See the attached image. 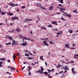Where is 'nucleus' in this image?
<instances>
[{
    "label": "nucleus",
    "instance_id": "1",
    "mask_svg": "<svg viewBox=\"0 0 78 78\" xmlns=\"http://www.w3.org/2000/svg\"><path fill=\"white\" fill-rule=\"evenodd\" d=\"M19 20V17H14L12 18V20Z\"/></svg>",
    "mask_w": 78,
    "mask_h": 78
},
{
    "label": "nucleus",
    "instance_id": "2",
    "mask_svg": "<svg viewBox=\"0 0 78 78\" xmlns=\"http://www.w3.org/2000/svg\"><path fill=\"white\" fill-rule=\"evenodd\" d=\"M75 69V68H73L72 69V73L73 74H76V71H74V70Z\"/></svg>",
    "mask_w": 78,
    "mask_h": 78
},
{
    "label": "nucleus",
    "instance_id": "3",
    "mask_svg": "<svg viewBox=\"0 0 78 78\" xmlns=\"http://www.w3.org/2000/svg\"><path fill=\"white\" fill-rule=\"evenodd\" d=\"M47 41H44L43 42V44H44V45H46V46H48L49 45V44H48L47 43Z\"/></svg>",
    "mask_w": 78,
    "mask_h": 78
},
{
    "label": "nucleus",
    "instance_id": "4",
    "mask_svg": "<svg viewBox=\"0 0 78 78\" xmlns=\"http://www.w3.org/2000/svg\"><path fill=\"white\" fill-rule=\"evenodd\" d=\"M12 45H13L14 46V45H16V42L15 41V40H12Z\"/></svg>",
    "mask_w": 78,
    "mask_h": 78
},
{
    "label": "nucleus",
    "instance_id": "5",
    "mask_svg": "<svg viewBox=\"0 0 78 78\" xmlns=\"http://www.w3.org/2000/svg\"><path fill=\"white\" fill-rule=\"evenodd\" d=\"M68 68V66H65L63 67V68L64 69V70H67Z\"/></svg>",
    "mask_w": 78,
    "mask_h": 78
},
{
    "label": "nucleus",
    "instance_id": "6",
    "mask_svg": "<svg viewBox=\"0 0 78 78\" xmlns=\"http://www.w3.org/2000/svg\"><path fill=\"white\" fill-rule=\"evenodd\" d=\"M7 38H9V39H10L11 41H12V40H13V39H12V37H11V36H7Z\"/></svg>",
    "mask_w": 78,
    "mask_h": 78
},
{
    "label": "nucleus",
    "instance_id": "7",
    "mask_svg": "<svg viewBox=\"0 0 78 78\" xmlns=\"http://www.w3.org/2000/svg\"><path fill=\"white\" fill-rule=\"evenodd\" d=\"M52 24H53V25H58V24L57 23V22H55V21H53L52 22Z\"/></svg>",
    "mask_w": 78,
    "mask_h": 78
},
{
    "label": "nucleus",
    "instance_id": "8",
    "mask_svg": "<svg viewBox=\"0 0 78 78\" xmlns=\"http://www.w3.org/2000/svg\"><path fill=\"white\" fill-rule=\"evenodd\" d=\"M31 20V21H32V20H31V19H26L25 20V21H24V22H27V21H28V22H29V21Z\"/></svg>",
    "mask_w": 78,
    "mask_h": 78
},
{
    "label": "nucleus",
    "instance_id": "9",
    "mask_svg": "<svg viewBox=\"0 0 78 78\" xmlns=\"http://www.w3.org/2000/svg\"><path fill=\"white\" fill-rule=\"evenodd\" d=\"M0 60L1 61H6V58H0Z\"/></svg>",
    "mask_w": 78,
    "mask_h": 78
},
{
    "label": "nucleus",
    "instance_id": "10",
    "mask_svg": "<svg viewBox=\"0 0 78 78\" xmlns=\"http://www.w3.org/2000/svg\"><path fill=\"white\" fill-rule=\"evenodd\" d=\"M11 71H13V72H14V71L15 70H16V69L15 68H13V67H12L11 68Z\"/></svg>",
    "mask_w": 78,
    "mask_h": 78
},
{
    "label": "nucleus",
    "instance_id": "11",
    "mask_svg": "<svg viewBox=\"0 0 78 78\" xmlns=\"http://www.w3.org/2000/svg\"><path fill=\"white\" fill-rule=\"evenodd\" d=\"M7 14H8V15H9V16H13L14 15L13 14H12V13H10V12L7 13Z\"/></svg>",
    "mask_w": 78,
    "mask_h": 78
},
{
    "label": "nucleus",
    "instance_id": "12",
    "mask_svg": "<svg viewBox=\"0 0 78 78\" xmlns=\"http://www.w3.org/2000/svg\"><path fill=\"white\" fill-rule=\"evenodd\" d=\"M16 30L17 32H20V29L19 28H17L16 29Z\"/></svg>",
    "mask_w": 78,
    "mask_h": 78
},
{
    "label": "nucleus",
    "instance_id": "13",
    "mask_svg": "<svg viewBox=\"0 0 78 78\" xmlns=\"http://www.w3.org/2000/svg\"><path fill=\"white\" fill-rule=\"evenodd\" d=\"M39 73H43V71H42L41 69H40L38 71Z\"/></svg>",
    "mask_w": 78,
    "mask_h": 78
},
{
    "label": "nucleus",
    "instance_id": "14",
    "mask_svg": "<svg viewBox=\"0 0 78 78\" xmlns=\"http://www.w3.org/2000/svg\"><path fill=\"white\" fill-rule=\"evenodd\" d=\"M3 61L0 62V67H3V66L2 65V64H3Z\"/></svg>",
    "mask_w": 78,
    "mask_h": 78
},
{
    "label": "nucleus",
    "instance_id": "15",
    "mask_svg": "<svg viewBox=\"0 0 78 78\" xmlns=\"http://www.w3.org/2000/svg\"><path fill=\"white\" fill-rule=\"evenodd\" d=\"M27 43H26V42H25V43H23L22 45L23 46H25V45H27Z\"/></svg>",
    "mask_w": 78,
    "mask_h": 78
},
{
    "label": "nucleus",
    "instance_id": "16",
    "mask_svg": "<svg viewBox=\"0 0 78 78\" xmlns=\"http://www.w3.org/2000/svg\"><path fill=\"white\" fill-rule=\"evenodd\" d=\"M49 9L51 10V9H53V6H51L49 8Z\"/></svg>",
    "mask_w": 78,
    "mask_h": 78
},
{
    "label": "nucleus",
    "instance_id": "17",
    "mask_svg": "<svg viewBox=\"0 0 78 78\" xmlns=\"http://www.w3.org/2000/svg\"><path fill=\"white\" fill-rule=\"evenodd\" d=\"M49 44H55L54 42H53L52 41H49Z\"/></svg>",
    "mask_w": 78,
    "mask_h": 78
},
{
    "label": "nucleus",
    "instance_id": "18",
    "mask_svg": "<svg viewBox=\"0 0 78 78\" xmlns=\"http://www.w3.org/2000/svg\"><path fill=\"white\" fill-rule=\"evenodd\" d=\"M1 14L2 15H4V14H5V13L4 12H1Z\"/></svg>",
    "mask_w": 78,
    "mask_h": 78
},
{
    "label": "nucleus",
    "instance_id": "19",
    "mask_svg": "<svg viewBox=\"0 0 78 78\" xmlns=\"http://www.w3.org/2000/svg\"><path fill=\"white\" fill-rule=\"evenodd\" d=\"M40 4H39L38 3H37V6H38V7H39L40 6Z\"/></svg>",
    "mask_w": 78,
    "mask_h": 78
},
{
    "label": "nucleus",
    "instance_id": "20",
    "mask_svg": "<svg viewBox=\"0 0 78 78\" xmlns=\"http://www.w3.org/2000/svg\"><path fill=\"white\" fill-rule=\"evenodd\" d=\"M63 0H60L59 2L61 3H64V2H63Z\"/></svg>",
    "mask_w": 78,
    "mask_h": 78
},
{
    "label": "nucleus",
    "instance_id": "21",
    "mask_svg": "<svg viewBox=\"0 0 78 78\" xmlns=\"http://www.w3.org/2000/svg\"><path fill=\"white\" fill-rule=\"evenodd\" d=\"M23 39H25V40H28L27 37H23Z\"/></svg>",
    "mask_w": 78,
    "mask_h": 78
},
{
    "label": "nucleus",
    "instance_id": "22",
    "mask_svg": "<svg viewBox=\"0 0 78 78\" xmlns=\"http://www.w3.org/2000/svg\"><path fill=\"white\" fill-rule=\"evenodd\" d=\"M13 58H14V60H15V59H16V55H13Z\"/></svg>",
    "mask_w": 78,
    "mask_h": 78
},
{
    "label": "nucleus",
    "instance_id": "23",
    "mask_svg": "<svg viewBox=\"0 0 78 78\" xmlns=\"http://www.w3.org/2000/svg\"><path fill=\"white\" fill-rule=\"evenodd\" d=\"M42 5H41V4H40V8H42V9H45V8H44V7H42Z\"/></svg>",
    "mask_w": 78,
    "mask_h": 78
},
{
    "label": "nucleus",
    "instance_id": "24",
    "mask_svg": "<svg viewBox=\"0 0 78 78\" xmlns=\"http://www.w3.org/2000/svg\"><path fill=\"white\" fill-rule=\"evenodd\" d=\"M73 12H75V13H77V12H77V10H74Z\"/></svg>",
    "mask_w": 78,
    "mask_h": 78
},
{
    "label": "nucleus",
    "instance_id": "25",
    "mask_svg": "<svg viewBox=\"0 0 78 78\" xmlns=\"http://www.w3.org/2000/svg\"><path fill=\"white\" fill-rule=\"evenodd\" d=\"M60 67H61V66L60 65L56 66V68H57V69H58V68H60Z\"/></svg>",
    "mask_w": 78,
    "mask_h": 78
},
{
    "label": "nucleus",
    "instance_id": "26",
    "mask_svg": "<svg viewBox=\"0 0 78 78\" xmlns=\"http://www.w3.org/2000/svg\"><path fill=\"white\" fill-rule=\"evenodd\" d=\"M11 6H16L14 4H11Z\"/></svg>",
    "mask_w": 78,
    "mask_h": 78
},
{
    "label": "nucleus",
    "instance_id": "27",
    "mask_svg": "<svg viewBox=\"0 0 78 78\" xmlns=\"http://www.w3.org/2000/svg\"><path fill=\"white\" fill-rule=\"evenodd\" d=\"M66 16H68V17H72V16H71L70 14H69V15H66Z\"/></svg>",
    "mask_w": 78,
    "mask_h": 78
},
{
    "label": "nucleus",
    "instance_id": "28",
    "mask_svg": "<svg viewBox=\"0 0 78 78\" xmlns=\"http://www.w3.org/2000/svg\"><path fill=\"white\" fill-rule=\"evenodd\" d=\"M19 37H20V38H22V39H23V37L22 36V35H19Z\"/></svg>",
    "mask_w": 78,
    "mask_h": 78
},
{
    "label": "nucleus",
    "instance_id": "29",
    "mask_svg": "<svg viewBox=\"0 0 78 78\" xmlns=\"http://www.w3.org/2000/svg\"><path fill=\"white\" fill-rule=\"evenodd\" d=\"M69 32L71 34L72 33H73V31H72V30H69Z\"/></svg>",
    "mask_w": 78,
    "mask_h": 78
},
{
    "label": "nucleus",
    "instance_id": "30",
    "mask_svg": "<svg viewBox=\"0 0 78 78\" xmlns=\"http://www.w3.org/2000/svg\"><path fill=\"white\" fill-rule=\"evenodd\" d=\"M6 44L7 45H11V43L9 42L8 43H6Z\"/></svg>",
    "mask_w": 78,
    "mask_h": 78
},
{
    "label": "nucleus",
    "instance_id": "31",
    "mask_svg": "<svg viewBox=\"0 0 78 78\" xmlns=\"http://www.w3.org/2000/svg\"><path fill=\"white\" fill-rule=\"evenodd\" d=\"M28 74L29 75H31V73L30 71H29V73Z\"/></svg>",
    "mask_w": 78,
    "mask_h": 78
},
{
    "label": "nucleus",
    "instance_id": "32",
    "mask_svg": "<svg viewBox=\"0 0 78 78\" xmlns=\"http://www.w3.org/2000/svg\"><path fill=\"white\" fill-rule=\"evenodd\" d=\"M61 20H64V18L62 17H62L61 18Z\"/></svg>",
    "mask_w": 78,
    "mask_h": 78
},
{
    "label": "nucleus",
    "instance_id": "33",
    "mask_svg": "<svg viewBox=\"0 0 78 78\" xmlns=\"http://www.w3.org/2000/svg\"><path fill=\"white\" fill-rule=\"evenodd\" d=\"M43 73L45 74V75H47L48 74V73L47 72H44V73Z\"/></svg>",
    "mask_w": 78,
    "mask_h": 78
},
{
    "label": "nucleus",
    "instance_id": "34",
    "mask_svg": "<svg viewBox=\"0 0 78 78\" xmlns=\"http://www.w3.org/2000/svg\"><path fill=\"white\" fill-rule=\"evenodd\" d=\"M66 47H69V43L65 45Z\"/></svg>",
    "mask_w": 78,
    "mask_h": 78
},
{
    "label": "nucleus",
    "instance_id": "35",
    "mask_svg": "<svg viewBox=\"0 0 78 78\" xmlns=\"http://www.w3.org/2000/svg\"><path fill=\"white\" fill-rule=\"evenodd\" d=\"M60 62H63V63H65V62L64 60H61L60 61Z\"/></svg>",
    "mask_w": 78,
    "mask_h": 78
},
{
    "label": "nucleus",
    "instance_id": "36",
    "mask_svg": "<svg viewBox=\"0 0 78 78\" xmlns=\"http://www.w3.org/2000/svg\"><path fill=\"white\" fill-rule=\"evenodd\" d=\"M25 55L26 56H29V55L28 54H27V53H25Z\"/></svg>",
    "mask_w": 78,
    "mask_h": 78
},
{
    "label": "nucleus",
    "instance_id": "37",
    "mask_svg": "<svg viewBox=\"0 0 78 78\" xmlns=\"http://www.w3.org/2000/svg\"><path fill=\"white\" fill-rule=\"evenodd\" d=\"M41 70H42V71H44V68H43V67L42 66H41Z\"/></svg>",
    "mask_w": 78,
    "mask_h": 78
},
{
    "label": "nucleus",
    "instance_id": "38",
    "mask_svg": "<svg viewBox=\"0 0 78 78\" xmlns=\"http://www.w3.org/2000/svg\"><path fill=\"white\" fill-rule=\"evenodd\" d=\"M54 31H58V29H54Z\"/></svg>",
    "mask_w": 78,
    "mask_h": 78
},
{
    "label": "nucleus",
    "instance_id": "39",
    "mask_svg": "<svg viewBox=\"0 0 78 78\" xmlns=\"http://www.w3.org/2000/svg\"><path fill=\"white\" fill-rule=\"evenodd\" d=\"M53 27L51 25L49 24V25L48 26V27Z\"/></svg>",
    "mask_w": 78,
    "mask_h": 78
},
{
    "label": "nucleus",
    "instance_id": "40",
    "mask_svg": "<svg viewBox=\"0 0 78 78\" xmlns=\"http://www.w3.org/2000/svg\"><path fill=\"white\" fill-rule=\"evenodd\" d=\"M16 55H17V56H19V55H20V53H17L16 54Z\"/></svg>",
    "mask_w": 78,
    "mask_h": 78
},
{
    "label": "nucleus",
    "instance_id": "41",
    "mask_svg": "<svg viewBox=\"0 0 78 78\" xmlns=\"http://www.w3.org/2000/svg\"><path fill=\"white\" fill-rule=\"evenodd\" d=\"M28 54H30V55H31V56H33V55L32 53H28Z\"/></svg>",
    "mask_w": 78,
    "mask_h": 78
},
{
    "label": "nucleus",
    "instance_id": "42",
    "mask_svg": "<svg viewBox=\"0 0 78 78\" xmlns=\"http://www.w3.org/2000/svg\"><path fill=\"white\" fill-rule=\"evenodd\" d=\"M26 7L25 6H22L21 8H22V9H23L24 8H25Z\"/></svg>",
    "mask_w": 78,
    "mask_h": 78
},
{
    "label": "nucleus",
    "instance_id": "43",
    "mask_svg": "<svg viewBox=\"0 0 78 78\" xmlns=\"http://www.w3.org/2000/svg\"><path fill=\"white\" fill-rule=\"evenodd\" d=\"M63 10V8H62L60 9L59 11H62Z\"/></svg>",
    "mask_w": 78,
    "mask_h": 78
},
{
    "label": "nucleus",
    "instance_id": "44",
    "mask_svg": "<svg viewBox=\"0 0 78 78\" xmlns=\"http://www.w3.org/2000/svg\"><path fill=\"white\" fill-rule=\"evenodd\" d=\"M28 68L29 69H30L28 70V71H29L30 70H31V67H30V66L28 67Z\"/></svg>",
    "mask_w": 78,
    "mask_h": 78
},
{
    "label": "nucleus",
    "instance_id": "45",
    "mask_svg": "<svg viewBox=\"0 0 78 78\" xmlns=\"http://www.w3.org/2000/svg\"><path fill=\"white\" fill-rule=\"evenodd\" d=\"M51 72H52V71H53V72H54L55 71V69H52L51 70Z\"/></svg>",
    "mask_w": 78,
    "mask_h": 78
},
{
    "label": "nucleus",
    "instance_id": "46",
    "mask_svg": "<svg viewBox=\"0 0 78 78\" xmlns=\"http://www.w3.org/2000/svg\"><path fill=\"white\" fill-rule=\"evenodd\" d=\"M70 62L71 63H74V61H70V62Z\"/></svg>",
    "mask_w": 78,
    "mask_h": 78
},
{
    "label": "nucleus",
    "instance_id": "47",
    "mask_svg": "<svg viewBox=\"0 0 78 78\" xmlns=\"http://www.w3.org/2000/svg\"><path fill=\"white\" fill-rule=\"evenodd\" d=\"M62 4H59V6H61V7H62V8H63V6H62Z\"/></svg>",
    "mask_w": 78,
    "mask_h": 78
},
{
    "label": "nucleus",
    "instance_id": "48",
    "mask_svg": "<svg viewBox=\"0 0 78 78\" xmlns=\"http://www.w3.org/2000/svg\"><path fill=\"white\" fill-rule=\"evenodd\" d=\"M14 24V23H10V25H13Z\"/></svg>",
    "mask_w": 78,
    "mask_h": 78
},
{
    "label": "nucleus",
    "instance_id": "49",
    "mask_svg": "<svg viewBox=\"0 0 78 78\" xmlns=\"http://www.w3.org/2000/svg\"><path fill=\"white\" fill-rule=\"evenodd\" d=\"M42 58H43V56H41L40 57V59H41Z\"/></svg>",
    "mask_w": 78,
    "mask_h": 78
},
{
    "label": "nucleus",
    "instance_id": "50",
    "mask_svg": "<svg viewBox=\"0 0 78 78\" xmlns=\"http://www.w3.org/2000/svg\"><path fill=\"white\" fill-rule=\"evenodd\" d=\"M37 19H40V20H41V18H39V16H37Z\"/></svg>",
    "mask_w": 78,
    "mask_h": 78
},
{
    "label": "nucleus",
    "instance_id": "51",
    "mask_svg": "<svg viewBox=\"0 0 78 78\" xmlns=\"http://www.w3.org/2000/svg\"><path fill=\"white\" fill-rule=\"evenodd\" d=\"M28 59H32V58L29 57H28Z\"/></svg>",
    "mask_w": 78,
    "mask_h": 78
},
{
    "label": "nucleus",
    "instance_id": "52",
    "mask_svg": "<svg viewBox=\"0 0 78 78\" xmlns=\"http://www.w3.org/2000/svg\"><path fill=\"white\" fill-rule=\"evenodd\" d=\"M30 33L31 34H33V33L32 31H30Z\"/></svg>",
    "mask_w": 78,
    "mask_h": 78
},
{
    "label": "nucleus",
    "instance_id": "53",
    "mask_svg": "<svg viewBox=\"0 0 78 78\" xmlns=\"http://www.w3.org/2000/svg\"><path fill=\"white\" fill-rule=\"evenodd\" d=\"M39 20H40V19H38V21L36 22V23H37V22H38L39 21Z\"/></svg>",
    "mask_w": 78,
    "mask_h": 78
},
{
    "label": "nucleus",
    "instance_id": "54",
    "mask_svg": "<svg viewBox=\"0 0 78 78\" xmlns=\"http://www.w3.org/2000/svg\"><path fill=\"white\" fill-rule=\"evenodd\" d=\"M45 64L46 66H47V62H45Z\"/></svg>",
    "mask_w": 78,
    "mask_h": 78
},
{
    "label": "nucleus",
    "instance_id": "55",
    "mask_svg": "<svg viewBox=\"0 0 78 78\" xmlns=\"http://www.w3.org/2000/svg\"><path fill=\"white\" fill-rule=\"evenodd\" d=\"M59 33H60V34H62V31H60Z\"/></svg>",
    "mask_w": 78,
    "mask_h": 78
},
{
    "label": "nucleus",
    "instance_id": "56",
    "mask_svg": "<svg viewBox=\"0 0 78 78\" xmlns=\"http://www.w3.org/2000/svg\"><path fill=\"white\" fill-rule=\"evenodd\" d=\"M24 68H25V66H24V67H23V68H22V70H23Z\"/></svg>",
    "mask_w": 78,
    "mask_h": 78
},
{
    "label": "nucleus",
    "instance_id": "57",
    "mask_svg": "<svg viewBox=\"0 0 78 78\" xmlns=\"http://www.w3.org/2000/svg\"><path fill=\"white\" fill-rule=\"evenodd\" d=\"M7 62H10L11 61H10V60H8V61H7Z\"/></svg>",
    "mask_w": 78,
    "mask_h": 78
},
{
    "label": "nucleus",
    "instance_id": "58",
    "mask_svg": "<svg viewBox=\"0 0 78 78\" xmlns=\"http://www.w3.org/2000/svg\"><path fill=\"white\" fill-rule=\"evenodd\" d=\"M47 70H48V71L49 72H51V70L50 69H47Z\"/></svg>",
    "mask_w": 78,
    "mask_h": 78
},
{
    "label": "nucleus",
    "instance_id": "59",
    "mask_svg": "<svg viewBox=\"0 0 78 78\" xmlns=\"http://www.w3.org/2000/svg\"><path fill=\"white\" fill-rule=\"evenodd\" d=\"M64 14H67V12H63Z\"/></svg>",
    "mask_w": 78,
    "mask_h": 78
},
{
    "label": "nucleus",
    "instance_id": "60",
    "mask_svg": "<svg viewBox=\"0 0 78 78\" xmlns=\"http://www.w3.org/2000/svg\"><path fill=\"white\" fill-rule=\"evenodd\" d=\"M32 64L33 65V66H34V65H36V64H34L33 63H32Z\"/></svg>",
    "mask_w": 78,
    "mask_h": 78
},
{
    "label": "nucleus",
    "instance_id": "61",
    "mask_svg": "<svg viewBox=\"0 0 78 78\" xmlns=\"http://www.w3.org/2000/svg\"><path fill=\"white\" fill-rule=\"evenodd\" d=\"M66 72H67V69H65L64 73H66Z\"/></svg>",
    "mask_w": 78,
    "mask_h": 78
},
{
    "label": "nucleus",
    "instance_id": "62",
    "mask_svg": "<svg viewBox=\"0 0 78 78\" xmlns=\"http://www.w3.org/2000/svg\"><path fill=\"white\" fill-rule=\"evenodd\" d=\"M14 31H15V30L14 29H12V31H13V32H14Z\"/></svg>",
    "mask_w": 78,
    "mask_h": 78
},
{
    "label": "nucleus",
    "instance_id": "63",
    "mask_svg": "<svg viewBox=\"0 0 78 78\" xmlns=\"http://www.w3.org/2000/svg\"><path fill=\"white\" fill-rule=\"evenodd\" d=\"M75 56H77V57H78V54L75 55Z\"/></svg>",
    "mask_w": 78,
    "mask_h": 78
},
{
    "label": "nucleus",
    "instance_id": "64",
    "mask_svg": "<svg viewBox=\"0 0 78 78\" xmlns=\"http://www.w3.org/2000/svg\"><path fill=\"white\" fill-rule=\"evenodd\" d=\"M48 78H52L51 76H48Z\"/></svg>",
    "mask_w": 78,
    "mask_h": 78
}]
</instances>
